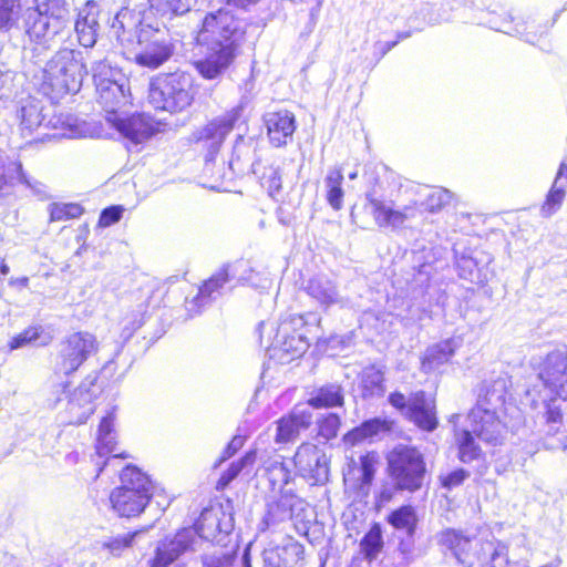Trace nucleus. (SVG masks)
<instances>
[{
  "mask_svg": "<svg viewBox=\"0 0 567 567\" xmlns=\"http://www.w3.org/2000/svg\"><path fill=\"white\" fill-rule=\"evenodd\" d=\"M309 344L306 332H299L297 334L291 332L287 337H284L280 336L279 330H277L274 350L282 353L280 357L281 360L289 361L303 354Z\"/></svg>",
  "mask_w": 567,
  "mask_h": 567,
  "instance_id": "nucleus-28",
  "label": "nucleus"
},
{
  "mask_svg": "<svg viewBox=\"0 0 567 567\" xmlns=\"http://www.w3.org/2000/svg\"><path fill=\"white\" fill-rule=\"evenodd\" d=\"M84 73L82 52L61 49L45 64L40 90L52 100L60 99L80 89Z\"/></svg>",
  "mask_w": 567,
  "mask_h": 567,
  "instance_id": "nucleus-5",
  "label": "nucleus"
},
{
  "mask_svg": "<svg viewBox=\"0 0 567 567\" xmlns=\"http://www.w3.org/2000/svg\"><path fill=\"white\" fill-rule=\"evenodd\" d=\"M130 489L151 494L152 482L148 476L135 466H126L121 474V486L117 489Z\"/></svg>",
  "mask_w": 567,
  "mask_h": 567,
  "instance_id": "nucleus-34",
  "label": "nucleus"
},
{
  "mask_svg": "<svg viewBox=\"0 0 567 567\" xmlns=\"http://www.w3.org/2000/svg\"><path fill=\"white\" fill-rule=\"evenodd\" d=\"M244 441L245 440L243 436H234L233 440L226 446L221 461L231 457L238 450H240L244 445Z\"/></svg>",
  "mask_w": 567,
  "mask_h": 567,
  "instance_id": "nucleus-62",
  "label": "nucleus"
},
{
  "mask_svg": "<svg viewBox=\"0 0 567 567\" xmlns=\"http://www.w3.org/2000/svg\"><path fill=\"white\" fill-rule=\"evenodd\" d=\"M235 556L230 553L215 550L202 556L204 567H231Z\"/></svg>",
  "mask_w": 567,
  "mask_h": 567,
  "instance_id": "nucleus-51",
  "label": "nucleus"
},
{
  "mask_svg": "<svg viewBox=\"0 0 567 567\" xmlns=\"http://www.w3.org/2000/svg\"><path fill=\"white\" fill-rule=\"evenodd\" d=\"M40 330L41 328L38 327H30L25 329L23 332L12 338V340L10 341V349H19L21 347H24L25 344L35 342L40 337Z\"/></svg>",
  "mask_w": 567,
  "mask_h": 567,
  "instance_id": "nucleus-54",
  "label": "nucleus"
},
{
  "mask_svg": "<svg viewBox=\"0 0 567 567\" xmlns=\"http://www.w3.org/2000/svg\"><path fill=\"white\" fill-rule=\"evenodd\" d=\"M278 488L280 492V497L277 501L268 504L267 514L261 522V530H265L269 526H272L290 516V512L296 504L297 497L292 493L291 488H287V486Z\"/></svg>",
  "mask_w": 567,
  "mask_h": 567,
  "instance_id": "nucleus-26",
  "label": "nucleus"
},
{
  "mask_svg": "<svg viewBox=\"0 0 567 567\" xmlns=\"http://www.w3.org/2000/svg\"><path fill=\"white\" fill-rule=\"evenodd\" d=\"M308 324V319L303 315H289L287 318L282 319L278 326L280 336L287 337L289 333H299L305 332L306 326Z\"/></svg>",
  "mask_w": 567,
  "mask_h": 567,
  "instance_id": "nucleus-50",
  "label": "nucleus"
},
{
  "mask_svg": "<svg viewBox=\"0 0 567 567\" xmlns=\"http://www.w3.org/2000/svg\"><path fill=\"white\" fill-rule=\"evenodd\" d=\"M50 220L62 221L78 218L83 214V208L79 204H58L53 203L49 206Z\"/></svg>",
  "mask_w": 567,
  "mask_h": 567,
  "instance_id": "nucleus-48",
  "label": "nucleus"
},
{
  "mask_svg": "<svg viewBox=\"0 0 567 567\" xmlns=\"http://www.w3.org/2000/svg\"><path fill=\"white\" fill-rule=\"evenodd\" d=\"M340 419L337 414H328L319 422V435L326 441L336 437L340 427Z\"/></svg>",
  "mask_w": 567,
  "mask_h": 567,
  "instance_id": "nucleus-52",
  "label": "nucleus"
},
{
  "mask_svg": "<svg viewBox=\"0 0 567 567\" xmlns=\"http://www.w3.org/2000/svg\"><path fill=\"white\" fill-rule=\"evenodd\" d=\"M97 374L91 373L74 391L68 403L70 423L83 424L93 414V400L96 399L101 392V386L97 384Z\"/></svg>",
  "mask_w": 567,
  "mask_h": 567,
  "instance_id": "nucleus-12",
  "label": "nucleus"
},
{
  "mask_svg": "<svg viewBox=\"0 0 567 567\" xmlns=\"http://www.w3.org/2000/svg\"><path fill=\"white\" fill-rule=\"evenodd\" d=\"M389 475L395 488L419 491L426 475L424 455L414 446L399 444L386 455Z\"/></svg>",
  "mask_w": 567,
  "mask_h": 567,
  "instance_id": "nucleus-7",
  "label": "nucleus"
},
{
  "mask_svg": "<svg viewBox=\"0 0 567 567\" xmlns=\"http://www.w3.org/2000/svg\"><path fill=\"white\" fill-rule=\"evenodd\" d=\"M100 6L94 1H87L78 12L74 22V31L80 45L92 48L96 43L100 31Z\"/></svg>",
  "mask_w": 567,
  "mask_h": 567,
  "instance_id": "nucleus-16",
  "label": "nucleus"
},
{
  "mask_svg": "<svg viewBox=\"0 0 567 567\" xmlns=\"http://www.w3.org/2000/svg\"><path fill=\"white\" fill-rule=\"evenodd\" d=\"M567 359L561 352L549 353L539 372V378L546 386L553 389L557 393L567 384Z\"/></svg>",
  "mask_w": 567,
  "mask_h": 567,
  "instance_id": "nucleus-23",
  "label": "nucleus"
},
{
  "mask_svg": "<svg viewBox=\"0 0 567 567\" xmlns=\"http://www.w3.org/2000/svg\"><path fill=\"white\" fill-rule=\"evenodd\" d=\"M194 96L192 76L184 72L158 74L150 83L148 100L158 110L182 112L192 105Z\"/></svg>",
  "mask_w": 567,
  "mask_h": 567,
  "instance_id": "nucleus-6",
  "label": "nucleus"
},
{
  "mask_svg": "<svg viewBox=\"0 0 567 567\" xmlns=\"http://www.w3.org/2000/svg\"><path fill=\"white\" fill-rule=\"evenodd\" d=\"M245 32V23L229 10L207 13L197 34L198 44L207 49L205 58L195 62L198 73L208 80L219 78L234 62Z\"/></svg>",
  "mask_w": 567,
  "mask_h": 567,
  "instance_id": "nucleus-1",
  "label": "nucleus"
},
{
  "mask_svg": "<svg viewBox=\"0 0 567 567\" xmlns=\"http://www.w3.org/2000/svg\"><path fill=\"white\" fill-rule=\"evenodd\" d=\"M452 200V194L444 188H429L424 199L420 200V206L430 213H436L449 205Z\"/></svg>",
  "mask_w": 567,
  "mask_h": 567,
  "instance_id": "nucleus-43",
  "label": "nucleus"
},
{
  "mask_svg": "<svg viewBox=\"0 0 567 567\" xmlns=\"http://www.w3.org/2000/svg\"><path fill=\"white\" fill-rule=\"evenodd\" d=\"M141 534L140 530L110 537L102 543V548L113 556H121L122 553L133 546L134 539Z\"/></svg>",
  "mask_w": 567,
  "mask_h": 567,
  "instance_id": "nucleus-46",
  "label": "nucleus"
},
{
  "mask_svg": "<svg viewBox=\"0 0 567 567\" xmlns=\"http://www.w3.org/2000/svg\"><path fill=\"white\" fill-rule=\"evenodd\" d=\"M474 435L472 430L455 431L458 457L463 463H471L482 456V449L475 442Z\"/></svg>",
  "mask_w": 567,
  "mask_h": 567,
  "instance_id": "nucleus-37",
  "label": "nucleus"
},
{
  "mask_svg": "<svg viewBox=\"0 0 567 567\" xmlns=\"http://www.w3.org/2000/svg\"><path fill=\"white\" fill-rule=\"evenodd\" d=\"M505 381L496 380L489 384H484L480 390L476 405L471 410L476 416L481 412L495 413L503 406L505 401Z\"/></svg>",
  "mask_w": 567,
  "mask_h": 567,
  "instance_id": "nucleus-25",
  "label": "nucleus"
},
{
  "mask_svg": "<svg viewBox=\"0 0 567 567\" xmlns=\"http://www.w3.org/2000/svg\"><path fill=\"white\" fill-rule=\"evenodd\" d=\"M295 466L300 475L311 484H323L328 481V458L322 450L313 444H301L293 457Z\"/></svg>",
  "mask_w": 567,
  "mask_h": 567,
  "instance_id": "nucleus-11",
  "label": "nucleus"
},
{
  "mask_svg": "<svg viewBox=\"0 0 567 567\" xmlns=\"http://www.w3.org/2000/svg\"><path fill=\"white\" fill-rule=\"evenodd\" d=\"M383 371L375 365L367 367L361 372V385L364 396H380L384 392Z\"/></svg>",
  "mask_w": 567,
  "mask_h": 567,
  "instance_id": "nucleus-38",
  "label": "nucleus"
},
{
  "mask_svg": "<svg viewBox=\"0 0 567 567\" xmlns=\"http://www.w3.org/2000/svg\"><path fill=\"white\" fill-rule=\"evenodd\" d=\"M466 477H468V473L465 470L458 468L445 475H441L440 482L444 488L452 489L460 486Z\"/></svg>",
  "mask_w": 567,
  "mask_h": 567,
  "instance_id": "nucleus-55",
  "label": "nucleus"
},
{
  "mask_svg": "<svg viewBox=\"0 0 567 567\" xmlns=\"http://www.w3.org/2000/svg\"><path fill=\"white\" fill-rule=\"evenodd\" d=\"M69 27L53 21L41 12L29 9L24 18V32L30 43L49 48L69 34Z\"/></svg>",
  "mask_w": 567,
  "mask_h": 567,
  "instance_id": "nucleus-10",
  "label": "nucleus"
},
{
  "mask_svg": "<svg viewBox=\"0 0 567 567\" xmlns=\"http://www.w3.org/2000/svg\"><path fill=\"white\" fill-rule=\"evenodd\" d=\"M471 430L476 437L483 442L497 445L501 444L505 434V425L495 413H483L474 416L473 411L468 413Z\"/></svg>",
  "mask_w": 567,
  "mask_h": 567,
  "instance_id": "nucleus-20",
  "label": "nucleus"
},
{
  "mask_svg": "<svg viewBox=\"0 0 567 567\" xmlns=\"http://www.w3.org/2000/svg\"><path fill=\"white\" fill-rule=\"evenodd\" d=\"M115 415L114 412H109L99 425L97 437H96V453L103 457L107 454H113V458L118 456L125 457L122 454H114L116 451L115 434L113 431Z\"/></svg>",
  "mask_w": 567,
  "mask_h": 567,
  "instance_id": "nucleus-30",
  "label": "nucleus"
},
{
  "mask_svg": "<svg viewBox=\"0 0 567 567\" xmlns=\"http://www.w3.org/2000/svg\"><path fill=\"white\" fill-rule=\"evenodd\" d=\"M151 494L132 492L130 489L115 488L110 501L114 511L124 517H132L141 514L150 502Z\"/></svg>",
  "mask_w": 567,
  "mask_h": 567,
  "instance_id": "nucleus-21",
  "label": "nucleus"
},
{
  "mask_svg": "<svg viewBox=\"0 0 567 567\" xmlns=\"http://www.w3.org/2000/svg\"><path fill=\"white\" fill-rule=\"evenodd\" d=\"M404 416L423 431H434L439 424L434 398L427 395L424 391L411 393Z\"/></svg>",
  "mask_w": 567,
  "mask_h": 567,
  "instance_id": "nucleus-15",
  "label": "nucleus"
},
{
  "mask_svg": "<svg viewBox=\"0 0 567 567\" xmlns=\"http://www.w3.org/2000/svg\"><path fill=\"white\" fill-rule=\"evenodd\" d=\"M368 439L362 431L361 426L353 429L344 435V442L351 445L358 444L361 441Z\"/></svg>",
  "mask_w": 567,
  "mask_h": 567,
  "instance_id": "nucleus-63",
  "label": "nucleus"
},
{
  "mask_svg": "<svg viewBox=\"0 0 567 567\" xmlns=\"http://www.w3.org/2000/svg\"><path fill=\"white\" fill-rule=\"evenodd\" d=\"M265 124L269 141L274 146L287 145L292 140L296 131V120L290 111L281 110L267 113L265 115Z\"/></svg>",
  "mask_w": 567,
  "mask_h": 567,
  "instance_id": "nucleus-19",
  "label": "nucleus"
},
{
  "mask_svg": "<svg viewBox=\"0 0 567 567\" xmlns=\"http://www.w3.org/2000/svg\"><path fill=\"white\" fill-rule=\"evenodd\" d=\"M440 543L447 547L460 567H507L508 547L497 539L470 537L460 530L446 529Z\"/></svg>",
  "mask_w": 567,
  "mask_h": 567,
  "instance_id": "nucleus-3",
  "label": "nucleus"
},
{
  "mask_svg": "<svg viewBox=\"0 0 567 567\" xmlns=\"http://www.w3.org/2000/svg\"><path fill=\"white\" fill-rule=\"evenodd\" d=\"M23 176L22 164L0 150V196L10 195Z\"/></svg>",
  "mask_w": 567,
  "mask_h": 567,
  "instance_id": "nucleus-27",
  "label": "nucleus"
},
{
  "mask_svg": "<svg viewBox=\"0 0 567 567\" xmlns=\"http://www.w3.org/2000/svg\"><path fill=\"white\" fill-rule=\"evenodd\" d=\"M256 462V452H247L240 460L233 462L227 471H225L219 481L218 485L221 487L227 486L233 480H235L243 471H250Z\"/></svg>",
  "mask_w": 567,
  "mask_h": 567,
  "instance_id": "nucleus-44",
  "label": "nucleus"
},
{
  "mask_svg": "<svg viewBox=\"0 0 567 567\" xmlns=\"http://www.w3.org/2000/svg\"><path fill=\"white\" fill-rule=\"evenodd\" d=\"M124 212V208L122 206H111L102 210L99 219V225L101 227H109L115 223H117L122 214Z\"/></svg>",
  "mask_w": 567,
  "mask_h": 567,
  "instance_id": "nucleus-57",
  "label": "nucleus"
},
{
  "mask_svg": "<svg viewBox=\"0 0 567 567\" xmlns=\"http://www.w3.org/2000/svg\"><path fill=\"white\" fill-rule=\"evenodd\" d=\"M389 523L396 529H403L408 535H412L416 524L414 509L411 506L400 507L389 516Z\"/></svg>",
  "mask_w": 567,
  "mask_h": 567,
  "instance_id": "nucleus-45",
  "label": "nucleus"
},
{
  "mask_svg": "<svg viewBox=\"0 0 567 567\" xmlns=\"http://www.w3.org/2000/svg\"><path fill=\"white\" fill-rule=\"evenodd\" d=\"M388 401L393 408L405 415L409 406V398L406 399L405 395L401 392H393L389 395Z\"/></svg>",
  "mask_w": 567,
  "mask_h": 567,
  "instance_id": "nucleus-59",
  "label": "nucleus"
},
{
  "mask_svg": "<svg viewBox=\"0 0 567 567\" xmlns=\"http://www.w3.org/2000/svg\"><path fill=\"white\" fill-rule=\"evenodd\" d=\"M20 183L25 184L33 193L41 199H45L49 197L47 187L44 184L38 182V181H31L23 176L22 181Z\"/></svg>",
  "mask_w": 567,
  "mask_h": 567,
  "instance_id": "nucleus-60",
  "label": "nucleus"
},
{
  "mask_svg": "<svg viewBox=\"0 0 567 567\" xmlns=\"http://www.w3.org/2000/svg\"><path fill=\"white\" fill-rule=\"evenodd\" d=\"M265 471L274 489L276 487H286L290 482L291 473L280 455L268 460L265 463Z\"/></svg>",
  "mask_w": 567,
  "mask_h": 567,
  "instance_id": "nucleus-40",
  "label": "nucleus"
},
{
  "mask_svg": "<svg viewBox=\"0 0 567 567\" xmlns=\"http://www.w3.org/2000/svg\"><path fill=\"white\" fill-rule=\"evenodd\" d=\"M303 546L290 539L282 547L269 548L264 550V567H292L303 558Z\"/></svg>",
  "mask_w": 567,
  "mask_h": 567,
  "instance_id": "nucleus-24",
  "label": "nucleus"
},
{
  "mask_svg": "<svg viewBox=\"0 0 567 567\" xmlns=\"http://www.w3.org/2000/svg\"><path fill=\"white\" fill-rule=\"evenodd\" d=\"M567 186V162L564 161L557 172L553 186L547 195L546 202L542 207L545 216L551 215L563 203L565 197V187Z\"/></svg>",
  "mask_w": 567,
  "mask_h": 567,
  "instance_id": "nucleus-32",
  "label": "nucleus"
},
{
  "mask_svg": "<svg viewBox=\"0 0 567 567\" xmlns=\"http://www.w3.org/2000/svg\"><path fill=\"white\" fill-rule=\"evenodd\" d=\"M91 72L95 80V83L101 81H113V69L106 59L95 60L92 62Z\"/></svg>",
  "mask_w": 567,
  "mask_h": 567,
  "instance_id": "nucleus-53",
  "label": "nucleus"
},
{
  "mask_svg": "<svg viewBox=\"0 0 567 567\" xmlns=\"http://www.w3.org/2000/svg\"><path fill=\"white\" fill-rule=\"evenodd\" d=\"M195 546L196 530L183 528L174 537L158 542L152 567H167L187 550H194Z\"/></svg>",
  "mask_w": 567,
  "mask_h": 567,
  "instance_id": "nucleus-13",
  "label": "nucleus"
},
{
  "mask_svg": "<svg viewBox=\"0 0 567 567\" xmlns=\"http://www.w3.org/2000/svg\"><path fill=\"white\" fill-rule=\"evenodd\" d=\"M244 107L243 103L238 104L194 133L196 142L203 143L208 148L209 156L215 155L219 151L226 136L243 117Z\"/></svg>",
  "mask_w": 567,
  "mask_h": 567,
  "instance_id": "nucleus-9",
  "label": "nucleus"
},
{
  "mask_svg": "<svg viewBox=\"0 0 567 567\" xmlns=\"http://www.w3.org/2000/svg\"><path fill=\"white\" fill-rule=\"evenodd\" d=\"M372 209V216L375 224L380 227L399 229L402 226L399 209H395L392 203H388L378 198H368Z\"/></svg>",
  "mask_w": 567,
  "mask_h": 567,
  "instance_id": "nucleus-31",
  "label": "nucleus"
},
{
  "mask_svg": "<svg viewBox=\"0 0 567 567\" xmlns=\"http://www.w3.org/2000/svg\"><path fill=\"white\" fill-rule=\"evenodd\" d=\"M360 553L369 563L377 559L384 547L382 529L380 524L375 523L359 543Z\"/></svg>",
  "mask_w": 567,
  "mask_h": 567,
  "instance_id": "nucleus-35",
  "label": "nucleus"
},
{
  "mask_svg": "<svg viewBox=\"0 0 567 567\" xmlns=\"http://www.w3.org/2000/svg\"><path fill=\"white\" fill-rule=\"evenodd\" d=\"M343 404V392L339 384H326L312 392L308 405L315 409L340 406Z\"/></svg>",
  "mask_w": 567,
  "mask_h": 567,
  "instance_id": "nucleus-33",
  "label": "nucleus"
},
{
  "mask_svg": "<svg viewBox=\"0 0 567 567\" xmlns=\"http://www.w3.org/2000/svg\"><path fill=\"white\" fill-rule=\"evenodd\" d=\"M305 291L324 310L347 306V299L340 293L337 282L328 275L318 274L311 277L305 286Z\"/></svg>",
  "mask_w": 567,
  "mask_h": 567,
  "instance_id": "nucleus-14",
  "label": "nucleus"
},
{
  "mask_svg": "<svg viewBox=\"0 0 567 567\" xmlns=\"http://www.w3.org/2000/svg\"><path fill=\"white\" fill-rule=\"evenodd\" d=\"M225 518L221 511L204 509L193 528L196 530V543L198 538L214 542L221 533L228 534L230 524Z\"/></svg>",
  "mask_w": 567,
  "mask_h": 567,
  "instance_id": "nucleus-22",
  "label": "nucleus"
},
{
  "mask_svg": "<svg viewBox=\"0 0 567 567\" xmlns=\"http://www.w3.org/2000/svg\"><path fill=\"white\" fill-rule=\"evenodd\" d=\"M19 0H0V31H9L17 22Z\"/></svg>",
  "mask_w": 567,
  "mask_h": 567,
  "instance_id": "nucleus-49",
  "label": "nucleus"
},
{
  "mask_svg": "<svg viewBox=\"0 0 567 567\" xmlns=\"http://www.w3.org/2000/svg\"><path fill=\"white\" fill-rule=\"evenodd\" d=\"M361 471H362V481L364 483H370L374 475V465L372 460L365 455L360 458Z\"/></svg>",
  "mask_w": 567,
  "mask_h": 567,
  "instance_id": "nucleus-61",
  "label": "nucleus"
},
{
  "mask_svg": "<svg viewBox=\"0 0 567 567\" xmlns=\"http://www.w3.org/2000/svg\"><path fill=\"white\" fill-rule=\"evenodd\" d=\"M37 7L33 11L41 12L53 21H59L61 24L69 27V8L65 0H35Z\"/></svg>",
  "mask_w": 567,
  "mask_h": 567,
  "instance_id": "nucleus-41",
  "label": "nucleus"
},
{
  "mask_svg": "<svg viewBox=\"0 0 567 567\" xmlns=\"http://www.w3.org/2000/svg\"><path fill=\"white\" fill-rule=\"evenodd\" d=\"M150 6L157 13L166 14H184L190 9V0H148Z\"/></svg>",
  "mask_w": 567,
  "mask_h": 567,
  "instance_id": "nucleus-47",
  "label": "nucleus"
},
{
  "mask_svg": "<svg viewBox=\"0 0 567 567\" xmlns=\"http://www.w3.org/2000/svg\"><path fill=\"white\" fill-rule=\"evenodd\" d=\"M311 422L312 413L309 409L295 408L291 413L276 422L275 442L277 444L295 442L300 433L310 426Z\"/></svg>",
  "mask_w": 567,
  "mask_h": 567,
  "instance_id": "nucleus-17",
  "label": "nucleus"
},
{
  "mask_svg": "<svg viewBox=\"0 0 567 567\" xmlns=\"http://www.w3.org/2000/svg\"><path fill=\"white\" fill-rule=\"evenodd\" d=\"M360 426L365 436L371 437L381 431H389L391 429V423L386 420L371 419L363 422Z\"/></svg>",
  "mask_w": 567,
  "mask_h": 567,
  "instance_id": "nucleus-56",
  "label": "nucleus"
},
{
  "mask_svg": "<svg viewBox=\"0 0 567 567\" xmlns=\"http://www.w3.org/2000/svg\"><path fill=\"white\" fill-rule=\"evenodd\" d=\"M99 342L90 332H74L60 344L55 372L69 375L75 372L90 355L96 353Z\"/></svg>",
  "mask_w": 567,
  "mask_h": 567,
  "instance_id": "nucleus-8",
  "label": "nucleus"
},
{
  "mask_svg": "<svg viewBox=\"0 0 567 567\" xmlns=\"http://www.w3.org/2000/svg\"><path fill=\"white\" fill-rule=\"evenodd\" d=\"M343 181L342 169L339 167H334L328 172L327 177L324 178V184L327 187V200L329 205L339 210L342 207L343 202V190L341 188V184Z\"/></svg>",
  "mask_w": 567,
  "mask_h": 567,
  "instance_id": "nucleus-39",
  "label": "nucleus"
},
{
  "mask_svg": "<svg viewBox=\"0 0 567 567\" xmlns=\"http://www.w3.org/2000/svg\"><path fill=\"white\" fill-rule=\"evenodd\" d=\"M421 210L422 206H420V202L417 200L404 205L402 208H400L399 213L401 215L402 226L405 224V221L415 218L417 216V213Z\"/></svg>",
  "mask_w": 567,
  "mask_h": 567,
  "instance_id": "nucleus-58",
  "label": "nucleus"
},
{
  "mask_svg": "<svg viewBox=\"0 0 567 567\" xmlns=\"http://www.w3.org/2000/svg\"><path fill=\"white\" fill-rule=\"evenodd\" d=\"M233 279L229 265L223 266L199 288L198 293L190 300L186 299L187 310L198 313L200 309L208 305L217 296L221 295L225 285Z\"/></svg>",
  "mask_w": 567,
  "mask_h": 567,
  "instance_id": "nucleus-18",
  "label": "nucleus"
},
{
  "mask_svg": "<svg viewBox=\"0 0 567 567\" xmlns=\"http://www.w3.org/2000/svg\"><path fill=\"white\" fill-rule=\"evenodd\" d=\"M547 422L550 424H558L561 422V414L558 410L549 406L547 410Z\"/></svg>",
  "mask_w": 567,
  "mask_h": 567,
  "instance_id": "nucleus-64",
  "label": "nucleus"
},
{
  "mask_svg": "<svg viewBox=\"0 0 567 567\" xmlns=\"http://www.w3.org/2000/svg\"><path fill=\"white\" fill-rule=\"evenodd\" d=\"M21 131L31 134L43 121L42 107L38 102L30 101L22 105L18 112Z\"/></svg>",
  "mask_w": 567,
  "mask_h": 567,
  "instance_id": "nucleus-42",
  "label": "nucleus"
},
{
  "mask_svg": "<svg viewBox=\"0 0 567 567\" xmlns=\"http://www.w3.org/2000/svg\"><path fill=\"white\" fill-rule=\"evenodd\" d=\"M233 279L257 288H265L268 278L265 274L256 271L248 261L238 260L229 265Z\"/></svg>",
  "mask_w": 567,
  "mask_h": 567,
  "instance_id": "nucleus-36",
  "label": "nucleus"
},
{
  "mask_svg": "<svg viewBox=\"0 0 567 567\" xmlns=\"http://www.w3.org/2000/svg\"><path fill=\"white\" fill-rule=\"evenodd\" d=\"M99 103L106 112V121L125 138L135 144L153 134L152 126L141 115L124 116L121 109L131 104L130 92L116 80L97 82Z\"/></svg>",
  "mask_w": 567,
  "mask_h": 567,
  "instance_id": "nucleus-4",
  "label": "nucleus"
},
{
  "mask_svg": "<svg viewBox=\"0 0 567 567\" xmlns=\"http://www.w3.org/2000/svg\"><path fill=\"white\" fill-rule=\"evenodd\" d=\"M455 342L452 339L444 340L430 347L422 359V371L430 373L445 364L453 357Z\"/></svg>",
  "mask_w": 567,
  "mask_h": 567,
  "instance_id": "nucleus-29",
  "label": "nucleus"
},
{
  "mask_svg": "<svg viewBox=\"0 0 567 567\" xmlns=\"http://www.w3.org/2000/svg\"><path fill=\"white\" fill-rule=\"evenodd\" d=\"M111 35L137 65L150 70L162 66L175 52V43L167 32L142 25L140 14L128 9H122L113 18Z\"/></svg>",
  "mask_w": 567,
  "mask_h": 567,
  "instance_id": "nucleus-2",
  "label": "nucleus"
}]
</instances>
